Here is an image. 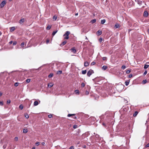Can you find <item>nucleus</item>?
Listing matches in <instances>:
<instances>
[{
    "label": "nucleus",
    "mask_w": 149,
    "mask_h": 149,
    "mask_svg": "<svg viewBox=\"0 0 149 149\" xmlns=\"http://www.w3.org/2000/svg\"><path fill=\"white\" fill-rule=\"evenodd\" d=\"M129 110V107L127 106H124L123 107V108L121 109V110H120V112H127V111H129V112L130 111V110Z\"/></svg>",
    "instance_id": "obj_1"
},
{
    "label": "nucleus",
    "mask_w": 149,
    "mask_h": 149,
    "mask_svg": "<svg viewBox=\"0 0 149 149\" xmlns=\"http://www.w3.org/2000/svg\"><path fill=\"white\" fill-rule=\"evenodd\" d=\"M70 34V32L69 31H67L63 35V36L64 37V39H69V35Z\"/></svg>",
    "instance_id": "obj_2"
},
{
    "label": "nucleus",
    "mask_w": 149,
    "mask_h": 149,
    "mask_svg": "<svg viewBox=\"0 0 149 149\" xmlns=\"http://www.w3.org/2000/svg\"><path fill=\"white\" fill-rule=\"evenodd\" d=\"M94 73V71L93 70L90 69L87 73V75L89 77Z\"/></svg>",
    "instance_id": "obj_3"
},
{
    "label": "nucleus",
    "mask_w": 149,
    "mask_h": 149,
    "mask_svg": "<svg viewBox=\"0 0 149 149\" xmlns=\"http://www.w3.org/2000/svg\"><path fill=\"white\" fill-rule=\"evenodd\" d=\"M6 1L5 0L3 1L0 4V7L1 8L3 7L6 3Z\"/></svg>",
    "instance_id": "obj_4"
},
{
    "label": "nucleus",
    "mask_w": 149,
    "mask_h": 149,
    "mask_svg": "<svg viewBox=\"0 0 149 149\" xmlns=\"http://www.w3.org/2000/svg\"><path fill=\"white\" fill-rule=\"evenodd\" d=\"M68 117H72L74 119H76V117L75 116V114H68Z\"/></svg>",
    "instance_id": "obj_5"
},
{
    "label": "nucleus",
    "mask_w": 149,
    "mask_h": 149,
    "mask_svg": "<svg viewBox=\"0 0 149 149\" xmlns=\"http://www.w3.org/2000/svg\"><path fill=\"white\" fill-rule=\"evenodd\" d=\"M25 21V19L24 18H22L19 21V23L20 24H23L24 22Z\"/></svg>",
    "instance_id": "obj_6"
},
{
    "label": "nucleus",
    "mask_w": 149,
    "mask_h": 149,
    "mask_svg": "<svg viewBox=\"0 0 149 149\" xmlns=\"http://www.w3.org/2000/svg\"><path fill=\"white\" fill-rule=\"evenodd\" d=\"M40 102V101H39V102L38 101H35L34 102L33 105L34 106H36Z\"/></svg>",
    "instance_id": "obj_7"
},
{
    "label": "nucleus",
    "mask_w": 149,
    "mask_h": 149,
    "mask_svg": "<svg viewBox=\"0 0 149 149\" xmlns=\"http://www.w3.org/2000/svg\"><path fill=\"white\" fill-rule=\"evenodd\" d=\"M148 15V12L147 11H145L143 13V16L145 17H147Z\"/></svg>",
    "instance_id": "obj_8"
},
{
    "label": "nucleus",
    "mask_w": 149,
    "mask_h": 149,
    "mask_svg": "<svg viewBox=\"0 0 149 149\" xmlns=\"http://www.w3.org/2000/svg\"><path fill=\"white\" fill-rule=\"evenodd\" d=\"M54 85V84L52 83H50L48 84V87L49 88H51Z\"/></svg>",
    "instance_id": "obj_9"
},
{
    "label": "nucleus",
    "mask_w": 149,
    "mask_h": 149,
    "mask_svg": "<svg viewBox=\"0 0 149 149\" xmlns=\"http://www.w3.org/2000/svg\"><path fill=\"white\" fill-rule=\"evenodd\" d=\"M136 2H137L138 4L140 5L142 4V1L140 0H135Z\"/></svg>",
    "instance_id": "obj_10"
},
{
    "label": "nucleus",
    "mask_w": 149,
    "mask_h": 149,
    "mask_svg": "<svg viewBox=\"0 0 149 149\" xmlns=\"http://www.w3.org/2000/svg\"><path fill=\"white\" fill-rule=\"evenodd\" d=\"M66 41H64L61 44H60V46H63L66 44Z\"/></svg>",
    "instance_id": "obj_11"
},
{
    "label": "nucleus",
    "mask_w": 149,
    "mask_h": 149,
    "mask_svg": "<svg viewBox=\"0 0 149 149\" xmlns=\"http://www.w3.org/2000/svg\"><path fill=\"white\" fill-rule=\"evenodd\" d=\"M71 50L74 54L76 52V50L74 48L71 49Z\"/></svg>",
    "instance_id": "obj_12"
},
{
    "label": "nucleus",
    "mask_w": 149,
    "mask_h": 149,
    "mask_svg": "<svg viewBox=\"0 0 149 149\" xmlns=\"http://www.w3.org/2000/svg\"><path fill=\"white\" fill-rule=\"evenodd\" d=\"M107 68V67L106 65H104L102 67V69L103 70H105Z\"/></svg>",
    "instance_id": "obj_13"
},
{
    "label": "nucleus",
    "mask_w": 149,
    "mask_h": 149,
    "mask_svg": "<svg viewBox=\"0 0 149 149\" xmlns=\"http://www.w3.org/2000/svg\"><path fill=\"white\" fill-rule=\"evenodd\" d=\"M89 65L88 62L87 61L85 62L84 63V65L85 67Z\"/></svg>",
    "instance_id": "obj_14"
},
{
    "label": "nucleus",
    "mask_w": 149,
    "mask_h": 149,
    "mask_svg": "<svg viewBox=\"0 0 149 149\" xmlns=\"http://www.w3.org/2000/svg\"><path fill=\"white\" fill-rule=\"evenodd\" d=\"M15 30V27H12L10 28V31L11 32L14 31Z\"/></svg>",
    "instance_id": "obj_15"
},
{
    "label": "nucleus",
    "mask_w": 149,
    "mask_h": 149,
    "mask_svg": "<svg viewBox=\"0 0 149 149\" xmlns=\"http://www.w3.org/2000/svg\"><path fill=\"white\" fill-rule=\"evenodd\" d=\"M106 22V20L105 19H103L102 20L101 22V23L102 24H104Z\"/></svg>",
    "instance_id": "obj_16"
},
{
    "label": "nucleus",
    "mask_w": 149,
    "mask_h": 149,
    "mask_svg": "<svg viewBox=\"0 0 149 149\" xmlns=\"http://www.w3.org/2000/svg\"><path fill=\"white\" fill-rule=\"evenodd\" d=\"M95 137L96 138H98V140H100L101 139L100 138L99 135L98 134H96Z\"/></svg>",
    "instance_id": "obj_17"
},
{
    "label": "nucleus",
    "mask_w": 149,
    "mask_h": 149,
    "mask_svg": "<svg viewBox=\"0 0 149 149\" xmlns=\"http://www.w3.org/2000/svg\"><path fill=\"white\" fill-rule=\"evenodd\" d=\"M28 132V130L27 129H24L23 131V132L24 133H26Z\"/></svg>",
    "instance_id": "obj_18"
},
{
    "label": "nucleus",
    "mask_w": 149,
    "mask_h": 149,
    "mask_svg": "<svg viewBox=\"0 0 149 149\" xmlns=\"http://www.w3.org/2000/svg\"><path fill=\"white\" fill-rule=\"evenodd\" d=\"M53 73H51L48 75V77L49 78H51L53 76Z\"/></svg>",
    "instance_id": "obj_19"
},
{
    "label": "nucleus",
    "mask_w": 149,
    "mask_h": 149,
    "mask_svg": "<svg viewBox=\"0 0 149 149\" xmlns=\"http://www.w3.org/2000/svg\"><path fill=\"white\" fill-rule=\"evenodd\" d=\"M102 32L100 31H98L97 32V34L98 35H100L102 34Z\"/></svg>",
    "instance_id": "obj_20"
},
{
    "label": "nucleus",
    "mask_w": 149,
    "mask_h": 149,
    "mask_svg": "<svg viewBox=\"0 0 149 149\" xmlns=\"http://www.w3.org/2000/svg\"><path fill=\"white\" fill-rule=\"evenodd\" d=\"M115 27L116 28H118L120 27V25L118 24H116L115 25Z\"/></svg>",
    "instance_id": "obj_21"
},
{
    "label": "nucleus",
    "mask_w": 149,
    "mask_h": 149,
    "mask_svg": "<svg viewBox=\"0 0 149 149\" xmlns=\"http://www.w3.org/2000/svg\"><path fill=\"white\" fill-rule=\"evenodd\" d=\"M57 31H58L57 30L55 31H54L52 33V35L53 36H54L55 34L57 32Z\"/></svg>",
    "instance_id": "obj_22"
},
{
    "label": "nucleus",
    "mask_w": 149,
    "mask_h": 149,
    "mask_svg": "<svg viewBox=\"0 0 149 149\" xmlns=\"http://www.w3.org/2000/svg\"><path fill=\"white\" fill-rule=\"evenodd\" d=\"M148 67H149V65L145 64L144 66V68L145 69H146L147 68H148Z\"/></svg>",
    "instance_id": "obj_23"
},
{
    "label": "nucleus",
    "mask_w": 149,
    "mask_h": 149,
    "mask_svg": "<svg viewBox=\"0 0 149 149\" xmlns=\"http://www.w3.org/2000/svg\"><path fill=\"white\" fill-rule=\"evenodd\" d=\"M24 115L25 117L26 118H28L29 117V115L27 114L26 113H25Z\"/></svg>",
    "instance_id": "obj_24"
},
{
    "label": "nucleus",
    "mask_w": 149,
    "mask_h": 149,
    "mask_svg": "<svg viewBox=\"0 0 149 149\" xmlns=\"http://www.w3.org/2000/svg\"><path fill=\"white\" fill-rule=\"evenodd\" d=\"M51 26L50 25H48L46 28V29L47 30H49L51 28Z\"/></svg>",
    "instance_id": "obj_25"
},
{
    "label": "nucleus",
    "mask_w": 149,
    "mask_h": 149,
    "mask_svg": "<svg viewBox=\"0 0 149 149\" xmlns=\"http://www.w3.org/2000/svg\"><path fill=\"white\" fill-rule=\"evenodd\" d=\"M86 70H82V73L83 74H86Z\"/></svg>",
    "instance_id": "obj_26"
},
{
    "label": "nucleus",
    "mask_w": 149,
    "mask_h": 149,
    "mask_svg": "<svg viewBox=\"0 0 149 149\" xmlns=\"http://www.w3.org/2000/svg\"><path fill=\"white\" fill-rule=\"evenodd\" d=\"M96 21V20L95 19H93V20H91V22L92 23V24H93L94 23H95Z\"/></svg>",
    "instance_id": "obj_27"
},
{
    "label": "nucleus",
    "mask_w": 149,
    "mask_h": 149,
    "mask_svg": "<svg viewBox=\"0 0 149 149\" xmlns=\"http://www.w3.org/2000/svg\"><path fill=\"white\" fill-rule=\"evenodd\" d=\"M62 71L61 70H59L57 72V74H61L62 73Z\"/></svg>",
    "instance_id": "obj_28"
},
{
    "label": "nucleus",
    "mask_w": 149,
    "mask_h": 149,
    "mask_svg": "<svg viewBox=\"0 0 149 149\" xmlns=\"http://www.w3.org/2000/svg\"><path fill=\"white\" fill-rule=\"evenodd\" d=\"M129 83V81H126L125 82V85L126 86H127L128 85Z\"/></svg>",
    "instance_id": "obj_29"
},
{
    "label": "nucleus",
    "mask_w": 149,
    "mask_h": 149,
    "mask_svg": "<svg viewBox=\"0 0 149 149\" xmlns=\"http://www.w3.org/2000/svg\"><path fill=\"white\" fill-rule=\"evenodd\" d=\"M131 70H126V72L127 74L131 72Z\"/></svg>",
    "instance_id": "obj_30"
},
{
    "label": "nucleus",
    "mask_w": 149,
    "mask_h": 149,
    "mask_svg": "<svg viewBox=\"0 0 149 149\" xmlns=\"http://www.w3.org/2000/svg\"><path fill=\"white\" fill-rule=\"evenodd\" d=\"M19 108L21 109H22L23 108V106L22 104H21L19 106Z\"/></svg>",
    "instance_id": "obj_31"
},
{
    "label": "nucleus",
    "mask_w": 149,
    "mask_h": 149,
    "mask_svg": "<svg viewBox=\"0 0 149 149\" xmlns=\"http://www.w3.org/2000/svg\"><path fill=\"white\" fill-rule=\"evenodd\" d=\"M75 93H76L77 94H79V90H76L75 91Z\"/></svg>",
    "instance_id": "obj_32"
},
{
    "label": "nucleus",
    "mask_w": 149,
    "mask_h": 149,
    "mask_svg": "<svg viewBox=\"0 0 149 149\" xmlns=\"http://www.w3.org/2000/svg\"><path fill=\"white\" fill-rule=\"evenodd\" d=\"M19 84V83L18 82H16L14 84V86H17L18 85V84Z\"/></svg>",
    "instance_id": "obj_33"
},
{
    "label": "nucleus",
    "mask_w": 149,
    "mask_h": 149,
    "mask_svg": "<svg viewBox=\"0 0 149 149\" xmlns=\"http://www.w3.org/2000/svg\"><path fill=\"white\" fill-rule=\"evenodd\" d=\"M126 68V67L125 65H123L122 66L121 68L122 69L124 70Z\"/></svg>",
    "instance_id": "obj_34"
},
{
    "label": "nucleus",
    "mask_w": 149,
    "mask_h": 149,
    "mask_svg": "<svg viewBox=\"0 0 149 149\" xmlns=\"http://www.w3.org/2000/svg\"><path fill=\"white\" fill-rule=\"evenodd\" d=\"M57 16H54L53 17V19L54 20H56L57 19Z\"/></svg>",
    "instance_id": "obj_35"
},
{
    "label": "nucleus",
    "mask_w": 149,
    "mask_h": 149,
    "mask_svg": "<svg viewBox=\"0 0 149 149\" xmlns=\"http://www.w3.org/2000/svg\"><path fill=\"white\" fill-rule=\"evenodd\" d=\"M31 81V79H28L26 80V81L27 83H29Z\"/></svg>",
    "instance_id": "obj_36"
},
{
    "label": "nucleus",
    "mask_w": 149,
    "mask_h": 149,
    "mask_svg": "<svg viewBox=\"0 0 149 149\" xmlns=\"http://www.w3.org/2000/svg\"><path fill=\"white\" fill-rule=\"evenodd\" d=\"M138 112H135V113L133 114V116L134 117L136 116L138 114Z\"/></svg>",
    "instance_id": "obj_37"
},
{
    "label": "nucleus",
    "mask_w": 149,
    "mask_h": 149,
    "mask_svg": "<svg viewBox=\"0 0 149 149\" xmlns=\"http://www.w3.org/2000/svg\"><path fill=\"white\" fill-rule=\"evenodd\" d=\"M40 143L39 142H37L35 144L37 146H38V145H40Z\"/></svg>",
    "instance_id": "obj_38"
},
{
    "label": "nucleus",
    "mask_w": 149,
    "mask_h": 149,
    "mask_svg": "<svg viewBox=\"0 0 149 149\" xmlns=\"http://www.w3.org/2000/svg\"><path fill=\"white\" fill-rule=\"evenodd\" d=\"M147 82V81L146 80H144L143 81V84H145Z\"/></svg>",
    "instance_id": "obj_39"
},
{
    "label": "nucleus",
    "mask_w": 149,
    "mask_h": 149,
    "mask_svg": "<svg viewBox=\"0 0 149 149\" xmlns=\"http://www.w3.org/2000/svg\"><path fill=\"white\" fill-rule=\"evenodd\" d=\"M77 127V125H74L73 126V127L74 129H76Z\"/></svg>",
    "instance_id": "obj_40"
},
{
    "label": "nucleus",
    "mask_w": 149,
    "mask_h": 149,
    "mask_svg": "<svg viewBox=\"0 0 149 149\" xmlns=\"http://www.w3.org/2000/svg\"><path fill=\"white\" fill-rule=\"evenodd\" d=\"M102 38H99V41L100 42H102Z\"/></svg>",
    "instance_id": "obj_41"
},
{
    "label": "nucleus",
    "mask_w": 149,
    "mask_h": 149,
    "mask_svg": "<svg viewBox=\"0 0 149 149\" xmlns=\"http://www.w3.org/2000/svg\"><path fill=\"white\" fill-rule=\"evenodd\" d=\"M81 87H84L85 86V84L84 83H82L81 84Z\"/></svg>",
    "instance_id": "obj_42"
},
{
    "label": "nucleus",
    "mask_w": 149,
    "mask_h": 149,
    "mask_svg": "<svg viewBox=\"0 0 149 149\" xmlns=\"http://www.w3.org/2000/svg\"><path fill=\"white\" fill-rule=\"evenodd\" d=\"M17 43V42L16 41H14L13 43V45H15Z\"/></svg>",
    "instance_id": "obj_43"
},
{
    "label": "nucleus",
    "mask_w": 149,
    "mask_h": 149,
    "mask_svg": "<svg viewBox=\"0 0 149 149\" xmlns=\"http://www.w3.org/2000/svg\"><path fill=\"white\" fill-rule=\"evenodd\" d=\"M24 42H22L21 43V46L22 47H24Z\"/></svg>",
    "instance_id": "obj_44"
},
{
    "label": "nucleus",
    "mask_w": 149,
    "mask_h": 149,
    "mask_svg": "<svg viewBox=\"0 0 149 149\" xmlns=\"http://www.w3.org/2000/svg\"><path fill=\"white\" fill-rule=\"evenodd\" d=\"M3 101H0V105L1 106H3Z\"/></svg>",
    "instance_id": "obj_45"
},
{
    "label": "nucleus",
    "mask_w": 149,
    "mask_h": 149,
    "mask_svg": "<svg viewBox=\"0 0 149 149\" xmlns=\"http://www.w3.org/2000/svg\"><path fill=\"white\" fill-rule=\"evenodd\" d=\"M148 147H149V143L145 146V148H146Z\"/></svg>",
    "instance_id": "obj_46"
},
{
    "label": "nucleus",
    "mask_w": 149,
    "mask_h": 149,
    "mask_svg": "<svg viewBox=\"0 0 149 149\" xmlns=\"http://www.w3.org/2000/svg\"><path fill=\"white\" fill-rule=\"evenodd\" d=\"M107 59V58L106 57H104L102 58V59L103 60H106Z\"/></svg>",
    "instance_id": "obj_47"
},
{
    "label": "nucleus",
    "mask_w": 149,
    "mask_h": 149,
    "mask_svg": "<svg viewBox=\"0 0 149 149\" xmlns=\"http://www.w3.org/2000/svg\"><path fill=\"white\" fill-rule=\"evenodd\" d=\"M48 116L49 118H51L52 117V114H49L48 115Z\"/></svg>",
    "instance_id": "obj_48"
},
{
    "label": "nucleus",
    "mask_w": 149,
    "mask_h": 149,
    "mask_svg": "<svg viewBox=\"0 0 149 149\" xmlns=\"http://www.w3.org/2000/svg\"><path fill=\"white\" fill-rule=\"evenodd\" d=\"M10 102H11L10 100H8L7 101V104H9V103H10Z\"/></svg>",
    "instance_id": "obj_49"
},
{
    "label": "nucleus",
    "mask_w": 149,
    "mask_h": 149,
    "mask_svg": "<svg viewBox=\"0 0 149 149\" xmlns=\"http://www.w3.org/2000/svg\"><path fill=\"white\" fill-rule=\"evenodd\" d=\"M89 94V92L88 91H86L85 93V94L86 95H87Z\"/></svg>",
    "instance_id": "obj_50"
},
{
    "label": "nucleus",
    "mask_w": 149,
    "mask_h": 149,
    "mask_svg": "<svg viewBox=\"0 0 149 149\" xmlns=\"http://www.w3.org/2000/svg\"><path fill=\"white\" fill-rule=\"evenodd\" d=\"M95 64V62H92L91 64V65H94Z\"/></svg>",
    "instance_id": "obj_51"
},
{
    "label": "nucleus",
    "mask_w": 149,
    "mask_h": 149,
    "mask_svg": "<svg viewBox=\"0 0 149 149\" xmlns=\"http://www.w3.org/2000/svg\"><path fill=\"white\" fill-rule=\"evenodd\" d=\"M15 140L16 141H17L18 139V138L17 137H16L14 138Z\"/></svg>",
    "instance_id": "obj_52"
},
{
    "label": "nucleus",
    "mask_w": 149,
    "mask_h": 149,
    "mask_svg": "<svg viewBox=\"0 0 149 149\" xmlns=\"http://www.w3.org/2000/svg\"><path fill=\"white\" fill-rule=\"evenodd\" d=\"M124 102L125 103H127V100H125V99H124Z\"/></svg>",
    "instance_id": "obj_53"
},
{
    "label": "nucleus",
    "mask_w": 149,
    "mask_h": 149,
    "mask_svg": "<svg viewBox=\"0 0 149 149\" xmlns=\"http://www.w3.org/2000/svg\"><path fill=\"white\" fill-rule=\"evenodd\" d=\"M74 149V148L73 146H71L69 148V149Z\"/></svg>",
    "instance_id": "obj_54"
},
{
    "label": "nucleus",
    "mask_w": 149,
    "mask_h": 149,
    "mask_svg": "<svg viewBox=\"0 0 149 149\" xmlns=\"http://www.w3.org/2000/svg\"><path fill=\"white\" fill-rule=\"evenodd\" d=\"M132 77V74H130L129 75V78H131V77Z\"/></svg>",
    "instance_id": "obj_55"
},
{
    "label": "nucleus",
    "mask_w": 149,
    "mask_h": 149,
    "mask_svg": "<svg viewBox=\"0 0 149 149\" xmlns=\"http://www.w3.org/2000/svg\"><path fill=\"white\" fill-rule=\"evenodd\" d=\"M49 39H47V40L46 41V43L47 44L49 42Z\"/></svg>",
    "instance_id": "obj_56"
},
{
    "label": "nucleus",
    "mask_w": 149,
    "mask_h": 149,
    "mask_svg": "<svg viewBox=\"0 0 149 149\" xmlns=\"http://www.w3.org/2000/svg\"><path fill=\"white\" fill-rule=\"evenodd\" d=\"M6 145H3V148L4 149H5L6 148Z\"/></svg>",
    "instance_id": "obj_57"
},
{
    "label": "nucleus",
    "mask_w": 149,
    "mask_h": 149,
    "mask_svg": "<svg viewBox=\"0 0 149 149\" xmlns=\"http://www.w3.org/2000/svg\"><path fill=\"white\" fill-rule=\"evenodd\" d=\"M147 73V71H145L144 72V74L146 75Z\"/></svg>",
    "instance_id": "obj_58"
},
{
    "label": "nucleus",
    "mask_w": 149,
    "mask_h": 149,
    "mask_svg": "<svg viewBox=\"0 0 149 149\" xmlns=\"http://www.w3.org/2000/svg\"><path fill=\"white\" fill-rule=\"evenodd\" d=\"M42 145H43V146L45 145V142H42Z\"/></svg>",
    "instance_id": "obj_59"
},
{
    "label": "nucleus",
    "mask_w": 149,
    "mask_h": 149,
    "mask_svg": "<svg viewBox=\"0 0 149 149\" xmlns=\"http://www.w3.org/2000/svg\"><path fill=\"white\" fill-rule=\"evenodd\" d=\"M13 42L12 41H10L9 42V44H11L13 43Z\"/></svg>",
    "instance_id": "obj_60"
},
{
    "label": "nucleus",
    "mask_w": 149,
    "mask_h": 149,
    "mask_svg": "<svg viewBox=\"0 0 149 149\" xmlns=\"http://www.w3.org/2000/svg\"><path fill=\"white\" fill-rule=\"evenodd\" d=\"M2 93L1 92H0V96H1L2 95Z\"/></svg>",
    "instance_id": "obj_61"
},
{
    "label": "nucleus",
    "mask_w": 149,
    "mask_h": 149,
    "mask_svg": "<svg viewBox=\"0 0 149 149\" xmlns=\"http://www.w3.org/2000/svg\"><path fill=\"white\" fill-rule=\"evenodd\" d=\"M32 149H36V148L35 147H32Z\"/></svg>",
    "instance_id": "obj_62"
},
{
    "label": "nucleus",
    "mask_w": 149,
    "mask_h": 149,
    "mask_svg": "<svg viewBox=\"0 0 149 149\" xmlns=\"http://www.w3.org/2000/svg\"><path fill=\"white\" fill-rule=\"evenodd\" d=\"M85 38H86V40H88V38L87 37H85Z\"/></svg>",
    "instance_id": "obj_63"
},
{
    "label": "nucleus",
    "mask_w": 149,
    "mask_h": 149,
    "mask_svg": "<svg viewBox=\"0 0 149 149\" xmlns=\"http://www.w3.org/2000/svg\"><path fill=\"white\" fill-rule=\"evenodd\" d=\"M148 33H149V29L148 30Z\"/></svg>",
    "instance_id": "obj_64"
}]
</instances>
